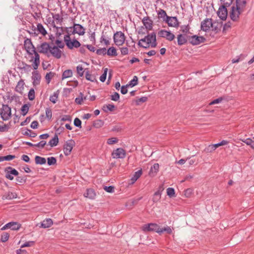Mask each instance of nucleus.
I'll list each match as a JSON object with an SVG mask.
<instances>
[{
  "label": "nucleus",
  "instance_id": "nucleus-33",
  "mask_svg": "<svg viewBox=\"0 0 254 254\" xmlns=\"http://www.w3.org/2000/svg\"><path fill=\"white\" fill-rule=\"evenodd\" d=\"M107 54L109 56L115 57L117 56V50L114 47H110L107 51Z\"/></svg>",
  "mask_w": 254,
  "mask_h": 254
},
{
  "label": "nucleus",
  "instance_id": "nucleus-53",
  "mask_svg": "<svg viewBox=\"0 0 254 254\" xmlns=\"http://www.w3.org/2000/svg\"><path fill=\"white\" fill-rule=\"evenodd\" d=\"M96 54L98 55H105L107 54V50L105 48L97 49Z\"/></svg>",
  "mask_w": 254,
  "mask_h": 254
},
{
  "label": "nucleus",
  "instance_id": "nucleus-36",
  "mask_svg": "<svg viewBox=\"0 0 254 254\" xmlns=\"http://www.w3.org/2000/svg\"><path fill=\"white\" fill-rule=\"evenodd\" d=\"M142 173V170L140 169L137 172H135L131 178V180L132 181V183H134L141 175Z\"/></svg>",
  "mask_w": 254,
  "mask_h": 254
},
{
  "label": "nucleus",
  "instance_id": "nucleus-44",
  "mask_svg": "<svg viewBox=\"0 0 254 254\" xmlns=\"http://www.w3.org/2000/svg\"><path fill=\"white\" fill-rule=\"evenodd\" d=\"M57 163V159L55 157H51L47 158V163L48 165L51 166L56 164Z\"/></svg>",
  "mask_w": 254,
  "mask_h": 254
},
{
  "label": "nucleus",
  "instance_id": "nucleus-8",
  "mask_svg": "<svg viewBox=\"0 0 254 254\" xmlns=\"http://www.w3.org/2000/svg\"><path fill=\"white\" fill-rule=\"evenodd\" d=\"M125 35L124 33L121 31H118L114 34V41L117 46L122 45L125 41Z\"/></svg>",
  "mask_w": 254,
  "mask_h": 254
},
{
  "label": "nucleus",
  "instance_id": "nucleus-17",
  "mask_svg": "<svg viewBox=\"0 0 254 254\" xmlns=\"http://www.w3.org/2000/svg\"><path fill=\"white\" fill-rule=\"evenodd\" d=\"M112 155L114 158H124L126 157V153L124 149L119 148L114 150Z\"/></svg>",
  "mask_w": 254,
  "mask_h": 254
},
{
  "label": "nucleus",
  "instance_id": "nucleus-61",
  "mask_svg": "<svg viewBox=\"0 0 254 254\" xmlns=\"http://www.w3.org/2000/svg\"><path fill=\"white\" fill-rule=\"evenodd\" d=\"M55 44L57 45V47H58V48L63 49L64 47V44L62 42L61 40H56L55 41Z\"/></svg>",
  "mask_w": 254,
  "mask_h": 254
},
{
  "label": "nucleus",
  "instance_id": "nucleus-50",
  "mask_svg": "<svg viewBox=\"0 0 254 254\" xmlns=\"http://www.w3.org/2000/svg\"><path fill=\"white\" fill-rule=\"evenodd\" d=\"M167 193L170 197H173L175 194V190L172 188H169L167 189Z\"/></svg>",
  "mask_w": 254,
  "mask_h": 254
},
{
  "label": "nucleus",
  "instance_id": "nucleus-23",
  "mask_svg": "<svg viewBox=\"0 0 254 254\" xmlns=\"http://www.w3.org/2000/svg\"><path fill=\"white\" fill-rule=\"evenodd\" d=\"M159 165L158 163H155L150 169L149 175L151 177L155 176L159 171Z\"/></svg>",
  "mask_w": 254,
  "mask_h": 254
},
{
  "label": "nucleus",
  "instance_id": "nucleus-37",
  "mask_svg": "<svg viewBox=\"0 0 254 254\" xmlns=\"http://www.w3.org/2000/svg\"><path fill=\"white\" fill-rule=\"evenodd\" d=\"M37 30L40 33L42 34L43 36H45L47 34V31L43 27V25L41 23H38L37 27Z\"/></svg>",
  "mask_w": 254,
  "mask_h": 254
},
{
  "label": "nucleus",
  "instance_id": "nucleus-47",
  "mask_svg": "<svg viewBox=\"0 0 254 254\" xmlns=\"http://www.w3.org/2000/svg\"><path fill=\"white\" fill-rule=\"evenodd\" d=\"M158 14L159 17L163 18V20L166 19V17L168 16L166 11L162 9H160L158 11Z\"/></svg>",
  "mask_w": 254,
  "mask_h": 254
},
{
  "label": "nucleus",
  "instance_id": "nucleus-16",
  "mask_svg": "<svg viewBox=\"0 0 254 254\" xmlns=\"http://www.w3.org/2000/svg\"><path fill=\"white\" fill-rule=\"evenodd\" d=\"M50 54L54 58L59 59L62 57V52L56 45L51 46Z\"/></svg>",
  "mask_w": 254,
  "mask_h": 254
},
{
  "label": "nucleus",
  "instance_id": "nucleus-62",
  "mask_svg": "<svg viewBox=\"0 0 254 254\" xmlns=\"http://www.w3.org/2000/svg\"><path fill=\"white\" fill-rule=\"evenodd\" d=\"M104 189L108 192L112 193L114 191L115 188L112 186H110L109 187L105 186L104 187Z\"/></svg>",
  "mask_w": 254,
  "mask_h": 254
},
{
  "label": "nucleus",
  "instance_id": "nucleus-9",
  "mask_svg": "<svg viewBox=\"0 0 254 254\" xmlns=\"http://www.w3.org/2000/svg\"><path fill=\"white\" fill-rule=\"evenodd\" d=\"M75 145V141L73 139H69L65 142L64 146V152L65 156H68L71 153Z\"/></svg>",
  "mask_w": 254,
  "mask_h": 254
},
{
  "label": "nucleus",
  "instance_id": "nucleus-10",
  "mask_svg": "<svg viewBox=\"0 0 254 254\" xmlns=\"http://www.w3.org/2000/svg\"><path fill=\"white\" fill-rule=\"evenodd\" d=\"M188 39L189 42L192 45H197L204 43L206 41L205 38L203 36H198L197 35L188 36Z\"/></svg>",
  "mask_w": 254,
  "mask_h": 254
},
{
  "label": "nucleus",
  "instance_id": "nucleus-22",
  "mask_svg": "<svg viewBox=\"0 0 254 254\" xmlns=\"http://www.w3.org/2000/svg\"><path fill=\"white\" fill-rule=\"evenodd\" d=\"M142 23L145 26V28L148 30H151L152 29L153 21L149 17H144L142 20Z\"/></svg>",
  "mask_w": 254,
  "mask_h": 254
},
{
  "label": "nucleus",
  "instance_id": "nucleus-49",
  "mask_svg": "<svg viewBox=\"0 0 254 254\" xmlns=\"http://www.w3.org/2000/svg\"><path fill=\"white\" fill-rule=\"evenodd\" d=\"M28 99L31 101H32L35 99V91L34 89L31 88L29 90L28 94Z\"/></svg>",
  "mask_w": 254,
  "mask_h": 254
},
{
  "label": "nucleus",
  "instance_id": "nucleus-55",
  "mask_svg": "<svg viewBox=\"0 0 254 254\" xmlns=\"http://www.w3.org/2000/svg\"><path fill=\"white\" fill-rule=\"evenodd\" d=\"M147 97H142L135 100L136 104L139 105L140 103L145 102L147 100Z\"/></svg>",
  "mask_w": 254,
  "mask_h": 254
},
{
  "label": "nucleus",
  "instance_id": "nucleus-35",
  "mask_svg": "<svg viewBox=\"0 0 254 254\" xmlns=\"http://www.w3.org/2000/svg\"><path fill=\"white\" fill-rule=\"evenodd\" d=\"M72 76V71L71 69H67L64 71L62 74V79L64 80V79L67 78L68 77H70Z\"/></svg>",
  "mask_w": 254,
  "mask_h": 254
},
{
  "label": "nucleus",
  "instance_id": "nucleus-26",
  "mask_svg": "<svg viewBox=\"0 0 254 254\" xmlns=\"http://www.w3.org/2000/svg\"><path fill=\"white\" fill-rule=\"evenodd\" d=\"M17 196V194L15 192L8 191L4 193L2 196V199H12L16 198Z\"/></svg>",
  "mask_w": 254,
  "mask_h": 254
},
{
  "label": "nucleus",
  "instance_id": "nucleus-27",
  "mask_svg": "<svg viewBox=\"0 0 254 254\" xmlns=\"http://www.w3.org/2000/svg\"><path fill=\"white\" fill-rule=\"evenodd\" d=\"M53 224V220L50 218H47L41 223L40 227L43 228L50 227Z\"/></svg>",
  "mask_w": 254,
  "mask_h": 254
},
{
  "label": "nucleus",
  "instance_id": "nucleus-14",
  "mask_svg": "<svg viewBox=\"0 0 254 254\" xmlns=\"http://www.w3.org/2000/svg\"><path fill=\"white\" fill-rule=\"evenodd\" d=\"M158 35L160 37L165 38L170 41L173 40L175 37L174 34L172 33L170 31H168L165 30L159 31L158 33Z\"/></svg>",
  "mask_w": 254,
  "mask_h": 254
},
{
  "label": "nucleus",
  "instance_id": "nucleus-18",
  "mask_svg": "<svg viewBox=\"0 0 254 254\" xmlns=\"http://www.w3.org/2000/svg\"><path fill=\"white\" fill-rule=\"evenodd\" d=\"M21 227V224L17 222H11L7 223L4 226H3L1 228V230H4L6 229L9 228L12 230H17Z\"/></svg>",
  "mask_w": 254,
  "mask_h": 254
},
{
  "label": "nucleus",
  "instance_id": "nucleus-4",
  "mask_svg": "<svg viewBox=\"0 0 254 254\" xmlns=\"http://www.w3.org/2000/svg\"><path fill=\"white\" fill-rule=\"evenodd\" d=\"M64 39L66 46L69 49H72L74 48H77L81 46L80 42L77 40L73 39L71 41L70 37L69 36V34L65 35Z\"/></svg>",
  "mask_w": 254,
  "mask_h": 254
},
{
  "label": "nucleus",
  "instance_id": "nucleus-42",
  "mask_svg": "<svg viewBox=\"0 0 254 254\" xmlns=\"http://www.w3.org/2000/svg\"><path fill=\"white\" fill-rule=\"evenodd\" d=\"M160 234L162 233L165 232L166 233L168 234H171L172 233V229L170 228V227L167 226L166 227H165L163 228H160Z\"/></svg>",
  "mask_w": 254,
  "mask_h": 254
},
{
  "label": "nucleus",
  "instance_id": "nucleus-21",
  "mask_svg": "<svg viewBox=\"0 0 254 254\" xmlns=\"http://www.w3.org/2000/svg\"><path fill=\"white\" fill-rule=\"evenodd\" d=\"M249 0H236V6L245 12L247 9V2Z\"/></svg>",
  "mask_w": 254,
  "mask_h": 254
},
{
  "label": "nucleus",
  "instance_id": "nucleus-5",
  "mask_svg": "<svg viewBox=\"0 0 254 254\" xmlns=\"http://www.w3.org/2000/svg\"><path fill=\"white\" fill-rule=\"evenodd\" d=\"M244 12L238 7L233 5L231 7L229 16L233 22H237L239 20L240 15Z\"/></svg>",
  "mask_w": 254,
  "mask_h": 254
},
{
  "label": "nucleus",
  "instance_id": "nucleus-58",
  "mask_svg": "<svg viewBox=\"0 0 254 254\" xmlns=\"http://www.w3.org/2000/svg\"><path fill=\"white\" fill-rule=\"evenodd\" d=\"M111 99L112 100L114 101H117L120 99V95L117 92H115L114 94L111 96Z\"/></svg>",
  "mask_w": 254,
  "mask_h": 254
},
{
  "label": "nucleus",
  "instance_id": "nucleus-40",
  "mask_svg": "<svg viewBox=\"0 0 254 254\" xmlns=\"http://www.w3.org/2000/svg\"><path fill=\"white\" fill-rule=\"evenodd\" d=\"M104 125V122L101 120H97L93 123V126L96 128H100Z\"/></svg>",
  "mask_w": 254,
  "mask_h": 254
},
{
  "label": "nucleus",
  "instance_id": "nucleus-20",
  "mask_svg": "<svg viewBox=\"0 0 254 254\" xmlns=\"http://www.w3.org/2000/svg\"><path fill=\"white\" fill-rule=\"evenodd\" d=\"M41 78V75L38 71L36 70L32 72V79L33 86H36L40 84Z\"/></svg>",
  "mask_w": 254,
  "mask_h": 254
},
{
  "label": "nucleus",
  "instance_id": "nucleus-63",
  "mask_svg": "<svg viewBox=\"0 0 254 254\" xmlns=\"http://www.w3.org/2000/svg\"><path fill=\"white\" fill-rule=\"evenodd\" d=\"M46 117L49 119L50 120L52 118V112L51 109L50 108H47L46 110Z\"/></svg>",
  "mask_w": 254,
  "mask_h": 254
},
{
  "label": "nucleus",
  "instance_id": "nucleus-34",
  "mask_svg": "<svg viewBox=\"0 0 254 254\" xmlns=\"http://www.w3.org/2000/svg\"><path fill=\"white\" fill-rule=\"evenodd\" d=\"M35 161L36 164L43 165L45 164L46 162V160L45 158L39 156H35Z\"/></svg>",
  "mask_w": 254,
  "mask_h": 254
},
{
  "label": "nucleus",
  "instance_id": "nucleus-19",
  "mask_svg": "<svg viewBox=\"0 0 254 254\" xmlns=\"http://www.w3.org/2000/svg\"><path fill=\"white\" fill-rule=\"evenodd\" d=\"M6 171H7V172L5 175V177L10 180H12L14 178L12 175L17 176L19 174L18 171L11 167H7Z\"/></svg>",
  "mask_w": 254,
  "mask_h": 254
},
{
  "label": "nucleus",
  "instance_id": "nucleus-25",
  "mask_svg": "<svg viewBox=\"0 0 254 254\" xmlns=\"http://www.w3.org/2000/svg\"><path fill=\"white\" fill-rule=\"evenodd\" d=\"M188 40V38H187L185 35L180 34L177 36V43L179 46L185 44L187 42Z\"/></svg>",
  "mask_w": 254,
  "mask_h": 254
},
{
  "label": "nucleus",
  "instance_id": "nucleus-54",
  "mask_svg": "<svg viewBox=\"0 0 254 254\" xmlns=\"http://www.w3.org/2000/svg\"><path fill=\"white\" fill-rule=\"evenodd\" d=\"M181 31L183 33L187 34L189 33L190 27L189 24L187 25H182L181 26Z\"/></svg>",
  "mask_w": 254,
  "mask_h": 254
},
{
  "label": "nucleus",
  "instance_id": "nucleus-60",
  "mask_svg": "<svg viewBox=\"0 0 254 254\" xmlns=\"http://www.w3.org/2000/svg\"><path fill=\"white\" fill-rule=\"evenodd\" d=\"M74 125L75 127L81 128V121L78 118H76L74 120Z\"/></svg>",
  "mask_w": 254,
  "mask_h": 254
},
{
  "label": "nucleus",
  "instance_id": "nucleus-39",
  "mask_svg": "<svg viewBox=\"0 0 254 254\" xmlns=\"http://www.w3.org/2000/svg\"><path fill=\"white\" fill-rule=\"evenodd\" d=\"M138 84V78L136 76H134L133 79L127 84L128 87H133Z\"/></svg>",
  "mask_w": 254,
  "mask_h": 254
},
{
  "label": "nucleus",
  "instance_id": "nucleus-24",
  "mask_svg": "<svg viewBox=\"0 0 254 254\" xmlns=\"http://www.w3.org/2000/svg\"><path fill=\"white\" fill-rule=\"evenodd\" d=\"M25 83L24 82V80L20 79L17 83L15 90L16 92L22 94L23 93V90L24 89V85Z\"/></svg>",
  "mask_w": 254,
  "mask_h": 254
},
{
  "label": "nucleus",
  "instance_id": "nucleus-43",
  "mask_svg": "<svg viewBox=\"0 0 254 254\" xmlns=\"http://www.w3.org/2000/svg\"><path fill=\"white\" fill-rule=\"evenodd\" d=\"M9 237V235L8 233L4 232L1 235L0 241L2 242H5L8 240Z\"/></svg>",
  "mask_w": 254,
  "mask_h": 254
},
{
  "label": "nucleus",
  "instance_id": "nucleus-6",
  "mask_svg": "<svg viewBox=\"0 0 254 254\" xmlns=\"http://www.w3.org/2000/svg\"><path fill=\"white\" fill-rule=\"evenodd\" d=\"M0 116L3 121H7L10 118L11 108L7 105H2L0 109Z\"/></svg>",
  "mask_w": 254,
  "mask_h": 254
},
{
  "label": "nucleus",
  "instance_id": "nucleus-7",
  "mask_svg": "<svg viewBox=\"0 0 254 254\" xmlns=\"http://www.w3.org/2000/svg\"><path fill=\"white\" fill-rule=\"evenodd\" d=\"M142 230L144 232L154 231L160 234V227L156 223H149L144 225L142 227Z\"/></svg>",
  "mask_w": 254,
  "mask_h": 254
},
{
  "label": "nucleus",
  "instance_id": "nucleus-48",
  "mask_svg": "<svg viewBox=\"0 0 254 254\" xmlns=\"http://www.w3.org/2000/svg\"><path fill=\"white\" fill-rule=\"evenodd\" d=\"M76 70L77 73L79 74L80 76H82L83 75L84 72H85V69L83 70V68L82 67L81 65H78L76 67Z\"/></svg>",
  "mask_w": 254,
  "mask_h": 254
},
{
  "label": "nucleus",
  "instance_id": "nucleus-64",
  "mask_svg": "<svg viewBox=\"0 0 254 254\" xmlns=\"http://www.w3.org/2000/svg\"><path fill=\"white\" fill-rule=\"evenodd\" d=\"M118 142V139L116 137H112L109 138L107 140V143L108 144H113Z\"/></svg>",
  "mask_w": 254,
  "mask_h": 254
},
{
  "label": "nucleus",
  "instance_id": "nucleus-12",
  "mask_svg": "<svg viewBox=\"0 0 254 254\" xmlns=\"http://www.w3.org/2000/svg\"><path fill=\"white\" fill-rule=\"evenodd\" d=\"M72 34H77L79 36H83L85 33V28L79 24L73 23L72 26Z\"/></svg>",
  "mask_w": 254,
  "mask_h": 254
},
{
  "label": "nucleus",
  "instance_id": "nucleus-56",
  "mask_svg": "<svg viewBox=\"0 0 254 254\" xmlns=\"http://www.w3.org/2000/svg\"><path fill=\"white\" fill-rule=\"evenodd\" d=\"M215 149L212 144L208 145L203 150V151L205 153H210L214 151Z\"/></svg>",
  "mask_w": 254,
  "mask_h": 254
},
{
  "label": "nucleus",
  "instance_id": "nucleus-15",
  "mask_svg": "<svg viewBox=\"0 0 254 254\" xmlns=\"http://www.w3.org/2000/svg\"><path fill=\"white\" fill-rule=\"evenodd\" d=\"M164 21H165L170 27L177 28L179 26V22L176 16H167L166 19H164Z\"/></svg>",
  "mask_w": 254,
  "mask_h": 254
},
{
  "label": "nucleus",
  "instance_id": "nucleus-51",
  "mask_svg": "<svg viewBox=\"0 0 254 254\" xmlns=\"http://www.w3.org/2000/svg\"><path fill=\"white\" fill-rule=\"evenodd\" d=\"M228 143V141L223 140L219 143H216V144H212V145H213V146L214 147V149L215 150L217 147H218L220 146H222V145H226Z\"/></svg>",
  "mask_w": 254,
  "mask_h": 254
},
{
  "label": "nucleus",
  "instance_id": "nucleus-41",
  "mask_svg": "<svg viewBox=\"0 0 254 254\" xmlns=\"http://www.w3.org/2000/svg\"><path fill=\"white\" fill-rule=\"evenodd\" d=\"M29 107L28 105H27V104L23 105L22 106L21 109V114L23 116H25L29 111Z\"/></svg>",
  "mask_w": 254,
  "mask_h": 254
},
{
  "label": "nucleus",
  "instance_id": "nucleus-1",
  "mask_svg": "<svg viewBox=\"0 0 254 254\" xmlns=\"http://www.w3.org/2000/svg\"><path fill=\"white\" fill-rule=\"evenodd\" d=\"M24 47L29 55L32 56L33 54L34 55V61L32 65L33 68L35 70H36L38 68L40 63V56L38 52L36 51L35 48L33 45L30 39L26 38L25 39L24 41ZM32 58H33V57ZM33 59H32L31 61Z\"/></svg>",
  "mask_w": 254,
  "mask_h": 254
},
{
  "label": "nucleus",
  "instance_id": "nucleus-29",
  "mask_svg": "<svg viewBox=\"0 0 254 254\" xmlns=\"http://www.w3.org/2000/svg\"><path fill=\"white\" fill-rule=\"evenodd\" d=\"M22 65H23V66H21V65H19V66H18V68L19 69L24 70L27 73L31 71L32 68L31 65L28 64L23 62H22Z\"/></svg>",
  "mask_w": 254,
  "mask_h": 254
},
{
  "label": "nucleus",
  "instance_id": "nucleus-28",
  "mask_svg": "<svg viewBox=\"0 0 254 254\" xmlns=\"http://www.w3.org/2000/svg\"><path fill=\"white\" fill-rule=\"evenodd\" d=\"M84 196L90 199H93L96 196V193L93 189H88L86 190V192L84 193Z\"/></svg>",
  "mask_w": 254,
  "mask_h": 254
},
{
  "label": "nucleus",
  "instance_id": "nucleus-46",
  "mask_svg": "<svg viewBox=\"0 0 254 254\" xmlns=\"http://www.w3.org/2000/svg\"><path fill=\"white\" fill-rule=\"evenodd\" d=\"M27 180V178L26 176H17L16 178V180L17 182L21 184H24Z\"/></svg>",
  "mask_w": 254,
  "mask_h": 254
},
{
  "label": "nucleus",
  "instance_id": "nucleus-32",
  "mask_svg": "<svg viewBox=\"0 0 254 254\" xmlns=\"http://www.w3.org/2000/svg\"><path fill=\"white\" fill-rule=\"evenodd\" d=\"M60 92L59 90L55 92L53 95H51L50 97V101L52 102L53 103L55 104L57 101L58 96L59 95Z\"/></svg>",
  "mask_w": 254,
  "mask_h": 254
},
{
  "label": "nucleus",
  "instance_id": "nucleus-30",
  "mask_svg": "<svg viewBox=\"0 0 254 254\" xmlns=\"http://www.w3.org/2000/svg\"><path fill=\"white\" fill-rule=\"evenodd\" d=\"M85 78L87 80L94 82L96 80L95 76L90 73L88 68H85Z\"/></svg>",
  "mask_w": 254,
  "mask_h": 254
},
{
  "label": "nucleus",
  "instance_id": "nucleus-31",
  "mask_svg": "<svg viewBox=\"0 0 254 254\" xmlns=\"http://www.w3.org/2000/svg\"><path fill=\"white\" fill-rule=\"evenodd\" d=\"M59 143V138L58 134L55 133L54 137L51 139L49 142V144L51 146H55L58 145Z\"/></svg>",
  "mask_w": 254,
  "mask_h": 254
},
{
  "label": "nucleus",
  "instance_id": "nucleus-45",
  "mask_svg": "<svg viewBox=\"0 0 254 254\" xmlns=\"http://www.w3.org/2000/svg\"><path fill=\"white\" fill-rule=\"evenodd\" d=\"M61 29L62 30L63 32H64L66 33V35H68L69 34V36L70 37L72 34V26L69 27H65L64 28L63 27H61Z\"/></svg>",
  "mask_w": 254,
  "mask_h": 254
},
{
  "label": "nucleus",
  "instance_id": "nucleus-38",
  "mask_svg": "<svg viewBox=\"0 0 254 254\" xmlns=\"http://www.w3.org/2000/svg\"><path fill=\"white\" fill-rule=\"evenodd\" d=\"M53 18L56 21L57 24H59L61 25H62L63 21V18L59 14L53 15Z\"/></svg>",
  "mask_w": 254,
  "mask_h": 254
},
{
  "label": "nucleus",
  "instance_id": "nucleus-11",
  "mask_svg": "<svg viewBox=\"0 0 254 254\" xmlns=\"http://www.w3.org/2000/svg\"><path fill=\"white\" fill-rule=\"evenodd\" d=\"M50 48V45L47 42H43L37 47L39 53L47 55L48 56H49Z\"/></svg>",
  "mask_w": 254,
  "mask_h": 254
},
{
  "label": "nucleus",
  "instance_id": "nucleus-52",
  "mask_svg": "<svg viewBox=\"0 0 254 254\" xmlns=\"http://www.w3.org/2000/svg\"><path fill=\"white\" fill-rule=\"evenodd\" d=\"M107 71H108V68H105L104 69L103 73L100 77V80L101 82H104L105 81V80L106 79V77H107Z\"/></svg>",
  "mask_w": 254,
  "mask_h": 254
},
{
  "label": "nucleus",
  "instance_id": "nucleus-59",
  "mask_svg": "<svg viewBox=\"0 0 254 254\" xmlns=\"http://www.w3.org/2000/svg\"><path fill=\"white\" fill-rule=\"evenodd\" d=\"M83 94L82 93H80V97H79L75 98V102L76 104H79V105H81L82 104V102L83 100Z\"/></svg>",
  "mask_w": 254,
  "mask_h": 254
},
{
  "label": "nucleus",
  "instance_id": "nucleus-13",
  "mask_svg": "<svg viewBox=\"0 0 254 254\" xmlns=\"http://www.w3.org/2000/svg\"><path fill=\"white\" fill-rule=\"evenodd\" d=\"M211 27H213L212 19L206 18L201 22V29L202 31L206 32L208 31Z\"/></svg>",
  "mask_w": 254,
  "mask_h": 254
},
{
  "label": "nucleus",
  "instance_id": "nucleus-2",
  "mask_svg": "<svg viewBox=\"0 0 254 254\" xmlns=\"http://www.w3.org/2000/svg\"><path fill=\"white\" fill-rule=\"evenodd\" d=\"M138 46L145 49L148 48L150 46L151 48H155L157 46L156 36L155 32L148 34L144 38L140 39L138 43Z\"/></svg>",
  "mask_w": 254,
  "mask_h": 254
},
{
  "label": "nucleus",
  "instance_id": "nucleus-3",
  "mask_svg": "<svg viewBox=\"0 0 254 254\" xmlns=\"http://www.w3.org/2000/svg\"><path fill=\"white\" fill-rule=\"evenodd\" d=\"M223 1V4L220 6L217 11V15L219 17L223 20H226L227 15L228 11L226 8L227 5L229 6L232 2V0H221Z\"/></svg>",
  "mask_w": 254,
  "mask_h": 254
},
{
  "label": "nucleus",
  "instance_id": "nucleus-57",
  "mask_svg": "<svg viewBox=\"0 0 254 254\" xmlns=\"http://www.w3.org/2000/svg\"><path fill=\"white\" fill-rule=\"evenodd\" d=\"M54 73L52 72L47 73L46 75L45 78L48 83H49L51 81L52 78L54 76Z\"/></svg>",
  "mask_w": 254,
  "mask_h": 254
}]
</instances>
